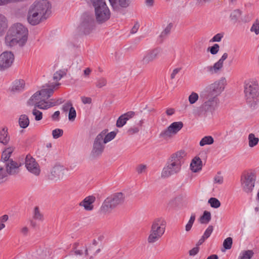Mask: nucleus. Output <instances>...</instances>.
Segmentation results:
<instances>
[{
	"label": "nucleus",
	"instance_id": "nucleus-1",
	"mask_svg": "<svg viewBox=\"0 0 259 259\" xmlns=\"http://www.w3.org/2000/svg\"><path fill=\"white\" fill-rule=\"evenodd\" d=\"M28 30L21 23L13 24L8 30L5 37L6 45L10 47L21 42L25 44L27 39Z\"/></svg>",
	"mask_w": 259,
	"mask_h": 259
},
{
	"label": "nucleus",
	"instance_id": "nucleus-2",
	"mask_svg": "<svg viewBox=\"0 0 259 259\" xmlns=\"http://www.w3.org/2000/svg\"><path fill=\"white\" fill-rule=\"evenodd\" d=\"M185 151L180 150L171 155L168 159L165 166L162 169L161 177L166 178L179 172L184 163L183 157Z\"/></svg>",
	"mask_w": 259,
	"mask_h": 259
},
{
	"label": "nucleus",
	"instance_id": "nucleus-3",
	"mask_svg": "<svg viewBox=\"0 0 259 259\" xmlns=\"http://www.w3.org/2000/svg\"><path fill=\"white\" fill-rule=\"evenodd\" d=\"M246 102L248 106L256 109L259 104V87L255 82L246 84L244 89Z\"/></svg>",
	"mask_w": 259,
	"mask_h": 259
},
{
	"label": "nucleus",
	"instance_id": "nucleus-4",
	"mask_svg": "<svg viewBox=\"0 0 259 259\" xmlns=\"http://www.w3.org/2000/svg\"><path fill=\"white\" fill-rule=\"evenodd\" d=\"M166 222L162 218L155 219L152 222L148 242L153 243L157 241L164 234L165 230Z\"/></svg>",
	"mask_w": 259,
	"mask_h": 259
},
{
	"label": "nucleus",
	"instance_id": "nucleus-5",
	"mask_svg": "<svg viewBox=\"0 0 259 259\" xmlns=\"http://www.w3.org/2000/svg\"><path fill=\"white\" fill-rule=\"evenodd\" d=\"M95 8V16L97 22L102 24L110 17V12L104 0H91Z\"/></svg>",
	"mask_w": 259,
	"mask_h": 259
},
{
	"label": "nucleus",
	"instance_id": "nucleus-6",
	"mask_svg": "<svg viewBox=\"0 0 259 259\" xmlns=\"http://www.w3.org/2000/svg\"><path fill=\"white\" fill-rule=\"evenodd\" d=\"M226 84V80L225 78L223 77L221 79L208 85L201 92L200 94L201 98L205 99H207L209 97L217 98L224 91Z\"/></svg>",
	"mask_w": 259,
	"mask_h": 259
},
{
	"label": "nucleus",
	"instance_id": "nucleus-7",
	"mask_svg": "<svg viewBox=\"0 0 259 259\" xmlns=\"http://www.w3.org/2000/svg\"><path fill=\"white\" fill-rule=\"evenodd\" d=\"M125 196L121 192H117L107 198L104 201L100 208V212L102 213H106L116 207L119 205H121L124 201Z\"/></svg>",
	"mask_w": 259,
	"mask_h": 259
},
{
	"label": "nucleus",
	"instance_id": "nucleus-8",
	"mask_svg": "<svg viewBox=\"0 0 259 259\" xmlns=\"http://www.w3.org/2000/svg\"><path fill=\"white\" fill-rule=\"evenodd\" d=\"M14 151L13 147H9L3 151L2 155V160L5 163L6 170L8 174L14 175L19 172L20 165L12 159H10L11 154Z\"/></svg>",
	"mask_w": 259,
	"mask_h": 259
},
{
	"label": "nucleus",
	"instance_id": "nucleus-9",
	"mask_svg": "<svg viewBox=\"0 0 259 259\" xmlns=\"http://www.w3.org/2000/svg\"><path fill=\"white\" fill-rule=\"evenodd\" d=\"M256 181V176L252 171L244 172L240 177V184L245 193L251 194L253 190Z\"/></svg>",
	"mask_w": 259,
	"mask_h": 259
},
{
	"label": "nucleus",
	"instance_id": "nucleus-10",
	"mask_svg": "<svg viewBox=\"0 0 259 259\" xmlns=\"http://www.w3.org/2000/svg\"><path fill=\"white\" fill-rule=\"evenodd\" d=\"M51 5L47 0L35 1L30 8L41 16V17L47 19L51 14Z\"/></svg>",
	"mask_w": 259,
	"mask_h": 259
},
{
	"label": "nucleus",
	"instance_id": "nucleus-11",
	"mask_svg": "<svg viewBox=\"0 0 259 259\" xmlns=\"http://www.w3.org/2000/svg\"><path fill=\"white\" fill-rule=\"evenodd\" d=\"M95 21L94 16L87 13L83 14L81 22L78 27V31L84 34H90L94 29Z\"/></svg>",
	"mask_w": 259,
	"mask_h": 259
},
{
	"label": "nucleus",
	"instance_id": "nucleus-12",
	"mask_svg": "<svg viewBox=\"0 0 259 259\" xmlns=\"http://www.w3.org/2000/svg\"><path fill=\"white\" fill-rule=\"evenodd\" d=\"M103 136L104 133L99 134L95 139L91 153V156L94 158L100 157L104 152L106 143L103 141Z\"/></svg>",
	"mask_w": 259,
	"mask_h": 259
},
{
	"label": "nucleus",
	"instance_id": "nucleus-13",
	"mask_svg": "<svg viewBox=\"0 0 259 259\" xmlns=\"http://www.w3.org/2000/svg\"><path fill=\"white\" fill-rule=\"evenodd\" d=\"M207 99L208 100L200 106V114L212 113L217 108L219 103L218 99L215 97H209Z\"/></svg>",
	"mask_w": 259,
	"mask_h": 259
},
{
	"label": "nucleus",
	"instance_id": "nucleus-14",
	"mask_svg": "<svg viewBox=\"0 0 259 259\" xmlns=\"http://www.w3.org/2000/svg\"><path fill=\"white\" fill-rule=\"evenodd\" d=\"M183 127V123L182 122H174L167 128L162 131L159 135V137L164 139L170 138L172 134H176Z\"/></svg>",
	"mask_w": 259,
	"mask_h": 259
},
{
	"label": "nucleus",
	"instance_id": "nucleus-15",
	"mask_svg": "<svg viewBox=\"0 0 259 259\" xmlns=\"http://www.w3.org/2000/svg\"><path fill=\"white\" fill-rule=\"evenodd\" d=\"M14 60V55L11 52H4L0 55V70L10 68Z\"/></svg>",
	"mask_w": 259,
	"mask_h": 259
},
{
	"label": "nucleus",
	"instance_id": "nucleus-16",
	"mask_svg": "<svg viewBox=\"0 0 259 259\" xmlns=\"http://www.w3.org/2000/svg\"><path fill=\"white\" fill-rule=\"evenodd\" d=\"M160 53L161 49L158 48L148 51L143 56L141 63L143 65H147L152 62L158 58Z\"/></svg>",
	"mask_w": 259,
	"mask_h": 259
},
{
	"label": "nucleus",
	"instance_id": "nucleus-17",
	"mask_svg": "<svg viewBox=\"0 0 259 259\" xmlns=\"http://www.w3.org/2000/svg\"><path fill=\"white\" fill-rule=\"evenodd\" d=\"M65 168L60 165H55L48 175V179L51 181H57L63 178L64 175Z\"/></svg>",
	"mask_w": 259,
	"mask_h": 259
},
{
	"label": "nucleus",
	"instance_id": "nucleus-18",
	"mask_svg": "<svg viewBox=\"0 0 259 259\" xmlns=\"http://www.w3.org/2000/svg\"><path fill=\"white\" fill-rule=\"evenodd\" d=\"M25 166L30 172L38 176L40 173L39 165L34 158L30 155H27L25 158Z\"/></svg>",
	"mask_w": 259,
	"mask_h": 259
},
{
	"label": "nucleus",
	"instance_id": "nucleus-19",
	"mask_svg": "<svg viewBox=\"0 0 259 259\" xmlns=\"http://www.w3.org/2000/svg\"><path fill=\"white\" fill-rule=\"evenodd\" d=\"M228 54L225 53L213 66H208L205 69L211 74L217 73L223 68L224 61L228 58Z\"/></svg>",
	"mask_w": 259,
	"mask_h": 259
},
{
	"label": "nucleus",
	"instance_id": "nucleus-20",
	"mask_svg": "<svg viewBox=\"0 0 259 259\" xmlns=\"http://www.w3.org/2000/svg\"><path fill=\"white\" fill-rule=\"evenodd\" d=\"M43 20L45 19L41 17V16L37 12L29 8L27 15V20L31 25H36Z\"/></svg>",
	"mask_w": 259,
	"mask_h": 259
},
{
	"label": "nucleus",
	"instance_id": "nucleus-21",
	"mask_svg": "<svg viewBox=\"0 0 259 259\" xmlns=\"http://www.w3.org/2000/svg\"><path fill=\"white\" fill-rule=\"evenodd\" d=\"M59 84H54L53 83L48 84L47 87L48 89H43L38 91L40 93L41 98L44 100L48 99L54 93V89L56 86L58 85Z\"/></svg>",
	"mask_w": 259,
	"mask_h": 259
},
{
	"label": "nucleus",
	"instance_id": "nucleus-22",
	"mask_svg": "<svg viewBox=\"0 0 259 259\" xmlns=\"http://www.w3.org/2000/svg\"><path fill=\"white\" fill-rule=\"evenodd\" d=\"M110 5L114 10L118 11L120 7L127 8L131 3V0H109Z\"/></svg>",
	"mask_w": 259,
	"mask_h": 259
},
{
	"label": "nucleus",
	"instance_id": "nucleus-23",
	"mask_svg": "<svg viewBox=\"0 0 259 259\" xmlns=\"http://www.w3.org/2000/svg\"><path fill=\"white\" fill-rule=\"evenodd\" d=\"M96 198L94 196H89L85 197L79 204L84 207L87 210H91L93 209L92 204L95 202Z\"/></svg>",
	"mask_w": 259,
	"mask_h": 259
},
{
	"label": "nucleus",
	"instance_id": "nucleus-24",
	"mask_svg": "<svg viewBox=\"0 0 259 259\" xmlns=\"http://www.w3.org/2000/svg\"><path fill=\"white\" fill-rule=\"evenodd\" d=\"M38 108L40 109H47L50 107L56 106L55 102L54 99H51L46 101L44 99H41L38 103L36 104Z\"/></svg>",
	"mask_w": 259,
	"mask_h": 259
},
{
	"label": "nucleus",
	"instance_id": "nucleus-25",
	"mask_svg": "<svg viewBox=\"0 0 259 259\" xmlns=\"http://www.w3.org/2000/svg\"><path fill=\"white\" fill-rule=\"evenodd\" d=\"M202 161L199 157L194 158L190 164L191 169L195 172L202 169Z\"/></svg>",
	"mask_w": 259,
	"mask_h": 259
},
{
	"label": "nucleus",
	"instance_id": "nucleus-26",
	"mask_svg": "<svg viewBox=\"0 0 259 259\" xmlns=\"http://www.w3.org/2000/svg\"><path fill=\"white\" fill-rule=\"evenodd\" d=\"M8 28V22L5 16L0 14V36L3 35Z\"/></svg>",
	"mask_w": 259,
	"mask_h": 259
},
{
	"label": "nucleus",
	"instance_id": "nucleus-27",
	"mask_svg": "<svg viewBox=\"0 0 259 259\" xmlns=\"http://www.w3.org/2000/svg\"><path fill=\"white\" fill-rule=\"evenodd\" d=\"M107 130H104L100 133H104L103 139L104 143L106 144L113 140L116 135V133L115 132H111L107 134Z\"/></svg>",
	"mask_w": 259,
	"mask_h": 259
},
{
	"label": "nucleus",
	"instance_id": "nucleus-28",
	"mask_svg": "<svg viewBox=\"0 0 259 259\" xmlns=\"http://www.w3.org/2000/svg\"><path fill=\"white\" fill-rule=\"evenodd\" d=\"M40 93H39V92L37 91L35 93H34L31 98L28 100L27 101V104L29 106H34L35 108H37V107L36 106V104L38 103L39 102H37L40 99H41L40 98Z\"/></svg>",
	"mask_w": 259,
	"mask_h": 259
},
{
	"label": "nucleus",
	"instance_id": "nucleus-29",
	"mask_svg": "<svg viewBox=\"0 0 259 259\" xmlns=\"http://www.w3.org/2000/svg\"><path fill=\"white\" fill-rule=\"evenodd\" d=\"M25 82L23 80H16L12 88V91L20 92L24 90Z\"/></svg>",
	"mask_w": 259,
	"mask_h": 259
},
{
	"label": "nucleus",
	"instance_id": "nucleus-30",
	"mask_svg": "<svg viewBox=\"0 0 259 259\" xmlns=\"http://www.w3.org/2000/svg\"><path fill=\"white\" fill-rule=\"evenodd\" d=\"M9 137L8 136L7 128H3L0 131V142L6 145L9 141Z\"/></svg>",
	"mask_w": 259,
	"mask_h": 259
},
{
	"label": "nucleus",
	"instance_id": "nucleus-31",
	"mask_svg": "<svg viewBox=\"0 0 259 259\" xmlns=\"http://www.w3.org/2000/svg\"><path fill=\"white\" fill-rule=\"evenodd\" d=\"M19 124L22 128H26L29 124V119L26 115H21L19 119Z\"/></svg>",
	"mask_w": 259,
	"mask_h": 259
},
{
	"label": "nucleus",
	"instance_id": "nucleus-32",
	"mask_svg": "<svg viewBox=\"0 0 259 259\" xmlns=\"http://www.w3.org/2000/svg\"><path fill=\"white\" fill-rule=\"evenodd\" d=\"M211 213L209 211L205 210L203 214L200 218V222L201 224H207L211 220Z\"/></svg>",
	"mask_w": 259,
	"mask_h": 259
},
{
	"label": "nucleus",
	"instance_id": "nucleus-33",
	"mask_svg": "<svg viewBox=\"0 0 259 259\" xmlns=\"http://www.w3.org/2000/svg\"><path fill=\"white\" fill-rule=\"evenodd\" d=\"M172 26V23H170L167 25L166 28L161 32L160 35H159V37L161 38L162 41L163 39H164L168 35L170 34Z\"/></svg>",
	"mask_w": 259,
	"mask_h": 259
},
{
	"label": "nucleus",
	"instance_id": "nucleus-34",
	"mask_svg": "<svg viewBox=\"0 0 259 259\" xmlns=\"http://www.w3.org/2000/svg\"><path fill=\"white\" fill-rule=\"evenodd\" d=\"M214 142L213 138L210 136H205L200 141L199 145L200 146H204L206 145H211Z\"/></svg>",
	"mask_w": 259,
	"mask_h": 259
},
{
	"label": "nucleus",
	"instance_id": "nucleus-35",
	"mask_svg": "<svg viewBox=\"0 0 259 259\" xmlns=\"http://www.w3.org/2000/svg\"><path fill=\"white\" fill-rule=\"evenodd\" d=\"M259 139L255 137L253 134H250L248 135V145L250 147L255 146L258 143Z\"/></svg>",
	"mask_w": 259,
	"mask_h": 259
},
{
	"label": "nucleus",
	"instance_id": "nucleus-36",
	"mask_svg": "<svg viewBox=\"0 0 259 259\" xmlns=\"http://www.w3.org/2000/svg\"><path fill=\"white\" fill-rule=\"evenodd\" d=\"M241 15V11L239 9L234 10L230 14V18L234 23H236Z\"/></svg>",
	"mask_w": 259,
	"mask_h": 259
},
{
	"label": "nucleus",
	"instance_id": "nucleus-37",
	"mask_svg": "<svg viewBox=\"0 0 259 259\" xmlns=\"http://www.w3.org/2000/svg\"><path fill=\"white\" fill-rule=\"evenodd\" d=\"M33 219L40 221H42L43 220V215L40 213L38 206H35L34 207L33 213Z\"/></svg>",
	"mask_w": 259,
	"mask_h": 259
},
{
	"label": "nucleus",
	"instance_id": "nucleus-38",
	"mask_svg": "<svg viewBox=\"0 0 259 259\" xmlns=\"http://www.w3.org/2000/svg\"><path fill=\"white\" fill-rule=\"evenodd\" d=\"M208 203L210 204V206L214 208H218L221 206V202L216 198L211 197L209 199Z\"/></svg>",
	"mask_w": 259,
	"mask_h": 259
},
{
	"label": "nucleus",
	"instance_id": "nucleus-39",
	"mask_svg": "<svg viewBox=\"0 0 259 259\" xmlns=\"http://www.w3.org/2000/svg\"><path fill=\"white\" fill-rule=\"evenodd\" d=\"M127 121V118L121 115H120L116 121V125L117 127H121L125 125Z\"/></svg>",
	"mask_w": 259,
	"mask_h": 259
},
{
	"label": "nucleus",
	"instance_id": "nucleus-40",
	"mask_svg": "<svg viewBox=\"0 0 259 259\" xmlns=\"http://www.w3.org/2000/svg\"><path fill=\"white\" fill-rule=\"evenodd\" d=\"M233 239L229 237L225 239L223 242V246L225 249H230L232 247Z\"/></svg>",
	"mask_w": 259,
	"mask_h": 259
},
{
	"label": "nucleus",
	"instance_id": "nucleus-41",
	"mask_svg": "<svg viewBox=\"0 0 259 259\" xmlns=\"http://www.w3.org/2000/svg\"><path fill=\"white\" fill-rule=\"evenodd\" d=\"M66 74V73L65 71L59 70L58 71L56 72L53 76V79L54 80L58 81L61 79L62 77L65 76Z\"/></svg>",
	"mask_w": 259,
	"mask_h": 259
},
{
	"label": "nucleus",
	"instance_id": "nucleus-42",
	"mask_svg": "<svg viewBox=\"0 0 259 259\" xmlns=\"http://www.w3.org/2000/svg\"><path fill=\"white\" fill-rule=\"evenodd\" d=\"M253 254L252 250H247L242 253V255L240 257L239 259H250Z\"/></svg>",
	"mask_w": 259,
	"mask_h": 259
},
{
	"label": "nucleus",
	"instance_id": "nucleus-43",
	"mask_svg": "<svg viewBox=\"0 0 259 259\" xmlns=\"http://www.w3.org/2000/svg\"><path fill=\"white\" fill-rule=\"evenodd\" d=\"M199 96L198 94L192 92L189 96L188 100L191 104H193L198 100Z\"/></svg>",
	"mask_w": 259,
	"mask_h": 259
},
{
	"label": "nucleus",
	"instance_id": "nucleus-44",
	"mask_svg": "<svg viewBox=\"0 0 259 259\" xmlns=\"http://www.w3.org/2000/svg\"><path fill=\"white\" fill-rule=\"evenodd\" d=\"M250 31L254 32L256 35L259 34V20L256 19L253 23L250 28Z\"/></svg>",
	"mask_w": 259,
	"mask_h": 259
},
{
	"label": "nucleus",
	"instance_id": "nucleus-45",
	"mask_svg": "<svg viewBox=\"0 0 259 259\" xmlns=\"http://www.w3.org/2000/svg\"><path fill=\"white\" fill-rule=\"evenodd\" d=\"M107 84V80L105 78L101 77L97 79L96 85L98 88H101Z\"/></svg>",
	"mask_w": 259,
	"mask_h": 259
},
{
	"label": "nucleus",
	"instance_id": "nucleus-46",
	"mask_svg": "<svg viewBox=\"0 0 259 259\" xmlns=\"http://www.w3.org/2000/svg\"><path fill=\"white\" fill-rule=\"evenodd\" d=\"M219 49V45L217 44H215L212 46L209 47L207 50L212 55H215L218 53Z\"/></svg>",
	"mask_w": 259,
	"mask_h": 259
},
{
	"label": "nucleus",
	"instance_id": "nucleus-47",
	"mask_svg": "<svg viewBox=\"0 0 259 259\" xmlns=\"http://www.w3.org/2000/svg\"><path fill=\"white\" fill-rule=\"evenodd\" d=\"M63 134V131L61 129L56 128L52 131V135L54 139H58Z\"/></svg>",
	"mask_w": 259,
	"mask_h": 259
},
{
	"label": "nucleus",
	"instance_id": "nucleus-48",
	"mask_svg": "<svg viewBox=\"0 0 259 259\" xmlns=\"http://www.w3.org/2000/svg\"><path fill=\"white\" fill-rule=\"evenodd\" d=\"M32 114L34 116H35V119L36 121L40 120L42 118V113L41 112L37 110L36 108H35L32 111Z\"/></svg>",
	"mask_w": 259,
	"mask_h": 259
},
{
	"label": "nucleus",
	"instance_id": "nucleus-49",
	"mask_svg": "<svg viewBox=\"0 0 259 259\" xmlns=\"http://www.w3.org/2000/svg\"><path fill=\"white\" fill-rule=\"evenodd\" d=\"M213 230V227L211 225L209 226L205 231L202 237H204L206 239H207L211 234Z\"/></svg>",
	"mask_w": 259,
	"mask_h": 259
},
{
	"label": "nucleus",
	"instance_id": "nucleus-50",
	"mask_svg": "<svg viewBox=\"0 0 259 259\" xmlns=\"http://www.w3.org/2000/svg\"><path fill=\"white\" fill-rule=\"evenodd\" d=\"M76 116V111L74 107H71L69 111L68 118L70 121H73Z\"/></svg>",
	"mask_w": 259,
	"mask_h": 259
},
{
	"label": "nucleus",
	"instance_id": "nucleus-51",
	"mask_svg": "<svg viewBox=\"0 0 259 259\" xmlns=\"http://www.w3.org/2000/svg\"><path fill=\"white\" fill-rule=\"evenodd\" d=\"M140 131L139 126H134L131 127L127 131V133L128 135H133L134 134L138 133Z\"/></svg>",
	"mask_w": 259,
	"mask_h": 259
},
{
	"label": "nucleus",
	"instance_id": "nucleus-52",
	"mask_svg": "<svg viewBox=\"0 0 259 259\" xmlns=\"http://www.w3.org/2000/svg\"><path fill=\"white\" fill-rule=\"evenodd\" d=\"M9 219V217L7 214H5L1 217H0V230L3 229L5 227V225L4 223L7 222Z\"/></svg>",
	"mask_w": 259,
	"mask_h": 259
},
{
	"label": "nucleus",
	"instance_id": "nucleus-53",
	"mask_svg": "<svg viewBox=\"0 0 259 259\" xmlns=\"http://www.w3.org/2000/svg\"><path fill=\"white\" fill-rule=\"evenodd\" d=\"M146 165L140 164L136 167V170L139 174H141L143 172H144L146 171Z\"/></svg>",
	"mask_w": 259,
	"mask_h": 259
},
{
	"label": "nucleus",
	"instance_id": "nucleus-54",
	"mask_svg": "<svg viewBox=\"0 0 259 259\" xmlns=\"http://www.w3.org/2000/svg\"><path fill=\"white\" fill-rule=\"evenodd\" d=\"M223 37V33H218L215 35L210 40V41L211 42H219L221 40L222 38Z\"/></svg>",
	"mask_w": 259,
	"mask_h": 259
},
{
	"label": "nucleus",
	"instance_id": "nucleus-55",
	"mask_svg": "<svg viewBox=\"0 0 259 259\" xmlns=\"http://www.w3.org/2000/svg\"><path fill=\"white\" fill-rule=\"evenodd\" d=\"M72 107V104L71 102L69 101L64 104L62 106V110L64 112H67L70 110V109Z\"/></svg>",
	"mask_w": 259,
	"mask_h": 259
},
{
	"label": "nucleus",
	"instance_id": "nucleus-56",
	"mask_svg": "<svg viewBox=\"0 0 259 259\" xmlns=\"http://www.w3.org/2000/svg\"><path fill=\"white\" fill-rule=\"evenodd\" d=\"M122 115L124 117V118H127V121L135 115V112L132 111H130Z\"/></svg>",
	"mask_w": 259,
	"mask_h": 259
},
{
	"label": "nucleus",
	"instance_id": "nucleus-57",
	"mask_svg": "<svg viewBox=\"0 0 259 259\" xmlns=\"http://www.w3.org/2000/svg\"><path fill=\"white\" fill-rule=\"evenodd\" d=\"M60 114L59 111H55L51 116L52 120L54 121H59L60 119Z\"/></svg>",
	"mask_w": 259,
	"mask_h": 259
},
{
	"label": "nucleus",
	"instance_id": "nucleus-58",
	"mask_svg": "<svg viewBox=\"0 0 259 259\" xmlns=\"http://www.w3.org/2000/svg\"><path fill=\"white\" fill-rule=\"evenodd\" d=\"M81 101L84 104H91L92 103V98H90V97H85V96H82L81 97Z\"/></svg>",
	"mask_w": 259,
	"mask_h": 259
},
{
	"label": "nucleus",
	"instance_id": "nucleus-59",
	"mask_svg": "<svg viewBox=\"0 0 259 259\" xmlns=\"http://www.w3.org/2000/svg\"><path fill=\"white\" fill-rule=\"evenodd\" d=\"M199 250V247L196 246L189 251V255L191 256L196 255L198 252Z\"/></svg>",
	"mask_w": 259,
	"mask_h": 259
},
{
	"label": "nucleus",
	"instance_id": "nucleus-60",
	"mask_svg": "<svg viewBox=\"0 0 259 259\" xmlns=\"http://www.w3.org/2000/svg\"><path fill=\"white\" fill-rule=\"evenodd\" d=\"M7 174H8L7 171H6L3 167L0 166V180L7 177Z\"/></svg>",
	"mask_w": 259,
	"mask_h": 259
},
{
	"label": "nucleus",
	"instance_id": "nucleus-61",
	"mask_svg": "<svg viewBox=\"0 0 259 259\" xmlns=\"http://www.w3.org/2000/svg\"><path fill=\"white\" fill-rule=\"evenodd\" d=\"M140 27V25L138 22H136L134 26L133 27V28L131 29V33H135L137 32L139 28Z\"/></svg>",
	"mask_w": 259,
	"mask_h": 259
},
{
	"label": "nucleus",
	"instance_id": "nucleus-62",
	"mask_svg": "<svg viewBox=\"0 0 259 259\" xmlns=\"http://www.w3.org/2000/svg\"><path fill=\"white\" fill-rule=\"evenodd\" d=\"M214 181L215 183L222 184L223 183V178L222 176H215Z\"/></svg>",
	"mask_w": 259,
	"mask_h": 259
},
{
	"label": "nucleus",
	"instance_id": "nucleus-63",
	"mask_svg": "<svg viewBox=\"0 0 259 259\" xmlns=\"http://www.w3.org/2000/svg\"><path fill=\"white\" fill-rule=\"evenodd\" d=\"M181 68H177L175 69L172 71V72L171 73V74L170 75L171 79H174L176 75L179 72V71L181 70Z\"/></svg>",
	"mask_w": 259,
	"mask_h": 259
},
{
	"label": "nucleus",
	"instance_id": "nucleus-64",
	"mask_svg": "<svg viewBox=\"0 0 259 259\" xmlns=\"http://www.w3.org/2000/svg\"><path fill=\"white\" fill-rule=\"evenodd\" d=\"M195 220V214L194 213L191 214L190 218L188 222L189 224L193 226V224Z\"/></svg>",
	"mask_w": 259,
	"mask_h": 259
}]
</instances>
